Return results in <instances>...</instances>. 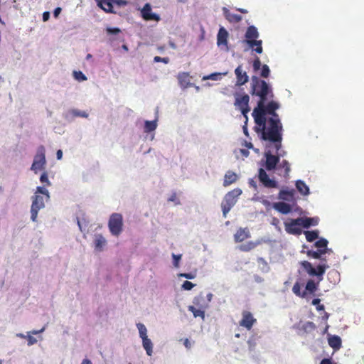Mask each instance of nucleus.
I'll return each instance as SVG.
<instances>
[{
	"mask_svg": "<svg viewBox=\"0 0 364 364\" xmlns=\"http://www.w3.org/2000/svg\"><path fill=\"white\" fill-rule=\"evenodd\" d=\"M50 18V13L48 11H45L43 13L42 18L43 21H48Z\"/></svg>",
	"mask_w": 364,
	"mask_h": 364,
	"instance_id": "obj_61",
	"label": "nucleus"
},
{
	"mask_svg": "<svg viewBox=\"0 0 364 364\" xmlns=\"http://www.w3.org/2000/svg\"><path fill=\"white\" fill-rule=\"evenodd\" d=\"M154 62H163L164 63L167 64L169 62V59L168 58H161L159 56H155L154 58Z\"/></svg>",
	"mask_w": 364,
	"mask_h": 364,
	"instance_id": "obj_54",
	"label": "nucleus"
},
{
	"mask_svg": "<svg viewBox=\"0 0 364 364\" xmlns=\"http://www.w3.org/2000/svg\"><path fill=\"white\" fill-rule=\"evenodd\" d=\"M325 254L326 253L323 252L321 250H318V249H317V250H310L306 252V255L308 257L320 259L321 260L320 264H322V263L326 264V259L323 257V255Z\"/></svg>",
	"mask_w": 364,
	"mask_h": 364,
	"instance_id": "obj_23",
	"label": "nucleus"
},
{
	"mask_svg": "<svg viewBox=\"0 0 364 364\" xmlns=\"http://www.w3.org/2000/svg\"><path fill=\"white\" fill-rule=\"evenodd\" d=\"M112 0H99L97 6L107 13H115L113 9Z\"/></svg>",
	"mask_w": 364,
	"mask_h": 364,
	"instance_id": "obj_24",
	"label": "nucleus"
},
{
	"mask_svg": "<svg viewBox=\"0 0 364 364\" xmlns=\"http://www.w3.org/2000/svg\"><path fill=\"white\" fill-rule=\"evenodd\" d=\"M75 118V117H82V118H87L89 116V114L86 111L80 110L78 109L73 108Z\"/></svg>",
	"mask_w": 364,
	"mask_h": 364,
	"instance_id": "obj_43",
	"label": "nucleus"
},
{
	"mask_svg": "<svg viewBox=\"0 0 364 364\" xmlns=\"http://www.w3.org/2000/svg\"><path fill=\"white\" fill-rule=\"evenodd\" d=\"M107 34L109 35H117L120 32V29L118 28H112L109 27L106 29Z\"/></svg>",
	"mask_w": 364,
	"mask_h": 364,
	"instance_id": "obj_53",
	"label": "nucleus"
},
{
	"mask_svg": "<svg viewBox=\"0 0 364 364\" xmlns=\"http://www.w3.org/2000/svg\"><path fill=\"white\" fill-rule=\"evenodd\" d=\"M77 220V225L79 227V229L80 230L83 232L85 231V228H86V225H83L82 223L79 220L78 218H76Z\"/></svg>",
	"mask_w": 364,
	"mask_h": 364,
	"instance_id": "obj_58",
	"label": "nucleus"
},
{
	"mask_svg": "<svg viewBox=\"0 0 364 364\" xmlns=\"http://www.w3.org/2000/svg\"><path fill=\"white\" fill-rule=\"evenodd\" d=\"M228 194H226L225 196H224V198H223V200L221 203V207H222V210H223V214L225 217H226L227 215V213H228Z\"/></svg>",
	"mask_w": 364,
	"mask_h": 364,
	"instance_id": "obj_46",
	"label": "nucleus"
},
{
	"mask_svg": "<svg viewBox=\"0 0 364 364\" xmlns=\"http://www.w3.org/2000/svg\"><path fill=\"white\" fill-rule=\"evenodd\" d=\"M45 329H46V328L43 327L40 330H33L31 331H28L26 335L21 333H18L16 334V336L18 338L27 339V341H28L27 345L28 346H31L36 344L38 342L37 339L36 338H34L33 336H32V335H37V334L41 333L45 331Z\"/></svg>",
	"mask_w": 364,
	"mask_h": 364,
	"instance_id": "obj_15",
	"label": "nucleus"
},
{
	"mask_svg": "<svg viewBox=\"0 0 364 364\" xmlns=\"http://www.w3.org/2000/svg\"><path fill=\"white\" fill-rule=\"evenodd\" d=\"M301 284L299 282H296L292 287V291L297 296L304 298L306 296V291H301Z\"/></svg>",
	"mask_w": 364,
	"mask_h": 364,
	"instance_id": "obj_36",
	"label": "nucleus"
},
{
	"mask_svg": "<svg viewBox=\"0 0 364 364\" xmlns=\"http://www.w3.org/2000/svg\"><path fill=\"white\" fill-rule=\"evenodd\" d=\"M107 245L106 239L101 234H96L94 239L95 250L102 252Z\"/></svg>",
	"mask_w": 364,
	"mask_h": 364,
	"instance_id": "obj_17",
	"label": "nucleus"
},
{
	"mask_svg": "<svg viewBox=\"0 0 364 364\" xmlns=\"http://www.w3.org/2000/svg\"><path fill=\"white\" fill-rule=\"evenodd\" d=\"M258 244H259V242H255L252 241H250L246 243L240 245L239 248L242 251L248 252V251H250V250H253L254 248H255Z\"/></svg>",
	"mask_w": 364,
	"mask_h": 364,
	"instance_id": "obj_35",
	"label": "nucleus"
},
{
	"mask_svg": "<svg viewBox=\"0 0 364 364\" xmlns=\"http://www.w3.org/2000/svg\"><path fill=\"white\" fill-rule=\"evenodd\" d=\"M123 219L119 213H113L111 215L108 226L110 232L114 236H118L122 231Z\"/></svg>",
	"mask_w": 364,
	"mask_h": 364,
	"instance_id": "obj_7",
	"label": "nucleus"
},
{
	"mask_svg": "<svg viewBox=\"0 0 364 364\" xmlns=\"http://www.w3.org/2000/svg\"><path fill=\"white\" fill-rule=\"evenodd\" d=\"M193 303L196 307L204 310L208 307V304L206 303L205 297L203 295L195 297Z\"/></svg>",
	"mask_w": 364,
	"mask_h": 364,
	"instance_id": "obj_30",
	"label": "nucleus"
},
{
	"mask_svg": "<svg viewBox=\"0 0 364 364\" xmlns=\"http://www.w3.org/2000/svg\"><path fill=\"white\" fill-rule=\"evenodd\" d=\"M321 300L319 299H314L312 300V305L316 306V309L318 311H323L324 309V306L323 304H320Z\"/></svg>",
	"mask_w": 364,
	"mask_h": 364,
	"instance_id": "obj_49",
	"label": "nucleus"
},
{
	"mask_svg": "<svg viewBox=\"0 0 364 364\" xmlns=\"http://www.w3.org/2000/svg\"><path fill=\"white\" fill-rule=\"evenodd\" d=\"M320 364H335L333 363L332 360L331 358H323Z\"/></svg>",
	"mask_w": 364,
	"mask_h": 364,
	"instance_id": "obj_62",
	"label": "nucleus"
},
{
	"mask_svg": "<svg viewBox=\"0 0 364 364\" xmlns=\"http://www.w3.org/2000/svg\"><path fill=\"white\" fill-rule=\"evenodd\" d=\"M329 346L335 350H338L341 346V339L338 336H333L328 338Z\"/></svg>",
	"mask_w": 364,
	"mask_h": 364,
	"instance_id": "obj_31",
	"label": "nucleus"
},
{
	"mask_svg": "<svg viewBox=\"0 0 364 364\" xmlns=\"http://www.w3.org/2000/svg\"><path fill=\"white\" fill-rule=\"evenodd\" d=\"M217 44L218 46L228 45V31L224 27H220L218 33Z\"/></svg>",
	"mask_w": 364,
	"mask_h": 364,
	"instance_id": "obj_20",
	"label": "nucleus"
},
{
	"mask_svg": "<svg viewBox=\"0 0 364 364\" xmlns=\"http://www.w3.org/2000/svg\"><path fill=\"white\" fill-rule=\"evenodd\" d=\"M45 208L43 198L39 195H34L32 197L31 207V220L33 222L37 221L38 211Z\"/></svg>",
	"mask_w": 364,
	"mask_h": 364,
	"instance_id": "obj_8",
	"label": "nucleus"
},
{
	"mask_svg": "<svg viewBox=\"0 0 364 364\" xmlns=\"http://www.w3.org/2000/svg\"><path fill=\"white\" fill-rule=\"evenodd\" d=\"M228 74V72H223V73H211L208 75H205L203 77V80H211L218 81L222 79L223 76H225Z\"/></svg>",
	"mask_w": 364,
	"mask_h": 364,
	"instance_id": "obj_33",
	"label": "nucleus"
},
{
	"mask_svg": "<svg viewBox=\"0 0 364 364\" xmlns=\"http://www.w3.org/2000/svg\"><path fill=\"white\" fill-rule=\"evenodd\" d=\"M277 165H278V166L277 168L278 170L284 169V173H283L282 176L285 178H288L289 176V173L291 171V167H290V164H289V161L287 160H282V161L281 163L279 162V164ZM279 174L282 175V173H279Z\"/></svg>",
	"mask_w": 364,
	"mask_h": 364,
	"instance_id": "obj_26",
	"label": "nucleus"
},
{
	"mask_svg": "<svg viewBox=\"0 0 364 364\" xmlns=\"http://www.w3.org/2000/svg\"><path fill=\"white\" fill-rule=\"evenodd\" d=\"M304 234L308 242H313L318 237V230L305 231Z\"/></svg>",
	"mask_w": 364,
	"mask_h": 364,
	"instance_id": "obj_38",
	"label": "nucleus"
},
{
	"mask_svg": "<svg viewBox=\"0 0 364 364\" xmlns=\"http://www.w3.org/2000/svg\"><path fill=\"white\" fill-rule=\"evenodd\" d=\"M188 310L193 313L195 318L200 317L203 319H204V318H205L204 309L197 308L195 306H189Z\"/></svg>",
	"mask_w": 364,
	"mask_h": 364,
	"instance_id": "obj_34",
	"label": "nucleus"
},
{
	"mask_svg": "<svg viewBox=\"0 0 364 364\" xmlns=\"http://www.w3.org/2000/svg\"><path fill=\"white\" fill-rule=\"evenodd\" d=\"M258 179L259 182L268 188H275L278 187V183L272 178H270L266 171L260 168L258 171Z\"/></svg>",
	"mask_w": 364,
	"mask_h": 364,
	"instance_id": "obj_10",
	"label": "nucleus"
},
{
	"mask_svg": "<svg viewBox=\"0 0 364 364\" xmlns=\"http://www.w3.org/2000/svg\"><path fill=\"white\" fill-rule=\"evenodd\" d=\"M315 328H316L315 324L311 321L306 322L305 324V326H304L305 330H306L308 328L314 329Z\"/></svg>",
	"mask_w": 364,
	"mask_h": 364,
	"instance_id": "obj_59",
	"label": "nucleus"
},
{
	"mask_svg": "<svg viewBox=\"0 0 364 364\" xmlns=\"http://www.w3.org/2000/svg\"><path fill=\"white\" fill-rule=\"evenodd\" d=\"M252 95H256L259 97L257 105L259 107H262L263 102L267 100V97H273L272 91L269 85L263 80L259 79L257 77H252Z\"/></svg>",
	"mask_w": 364,
	"mask_h": 364,
	"instance_id": "obj_4",
	"label": "nucleus"
},
{
	"mask_svg": "<svg viewBox=\"0 0 364 364\" xmlns=\"http://www.w3.org/2000/svg\"><path fill=\"white\" fill-rule=\"evenodd\" d=\"M262 132V139L274 144L277 151L282 147L283 127L279 118L264 119V124H257Z\"/></svg>",
	"mask_w": 364,
	"mask_h": 364,
	"instance_id": "obj_1",
	"label": "nucleus"
},
{
	"mask_svg": "<svg viewBox=\"0 0 364 364\" xmlns=\"http://www.w3.org/2000/svg\"><path fill=\"white\" fill-rule=\"evenodd\" d=\"M256 323L257 319L253 317L251 312L247 311L242 312V318L239 321L240 326L246 328L247 331H250Z\"/></svg>",
	"mask_w": 364,
	"mask_h": 364,
	"instance_id": "obj_12",
	"label": "nucleus"
},
{
	"mask_svg": "<svg viewBox=\"0 0 364 364\" xmlns=\"http://www.w3.org/2000/svg\"><path fill=\"white\" fill-rule=\"evenodd\" d=\"M141 14L142 18L146 21H154L158 22L161 19L159 15L152 12L151 6L149 3L146 4L141 9Z\"/></svg>",
	"mask_w": 364,
	"mask_h": 364,
	"instance_id": "obj_14",
	"label": "nucleus"
},
{
	"mask_svg": "<svg viewBox=\"0 0 364 364\" xmlns=\"http://www.w3.org/2000/svg\"><path fill=\"white\" fill-rule=\"evenodd\" d=\"M273 208L282 214H288L291 211V206L284 202L275 203Z\"/></svg>",
	"mask_w": 364,
	"mask_h": 364,
	"instance_id": "obj_22",
	"label": "nucleus"
},
{
	"mask_svg": "<svg viewBox=\"0 0 364 364\" xmlns=\"http://www.w3.org/2000/svg\"><path fill=\"white\" fill-rule=\"evenodd\" d=\"M302 269L309 276L316 277L318 282H315L313 279H309L306 284L305 291L309 294H314L318 289L320 282L323 280V274L326 270L329 268L327 264L322 263L314 267L311 262L308 261H301L299 263Z\"/></svg>",
	"mask_w": 364,
	"mask_h": 364,
	"instance_id": "obj_2",
	"label": "nucleus"
},
{
	"mask_svg": "<svg viewBox=\"0 0 364 364\" xmlns=\"http://www.w3.org/2000/svg\"><path fill=\"white\" fill-rule=\"evenodd\" d=\"M113 4H116L119 6H126L127 1L126 0H112Z\"/></svg>",
	"mask_w": 364,
	"mask_h": 364,
	"instance_id": "obj_55",
	"label": "nucleus"
},
{
	"mask_svg": "<svg viewBox=\"0 0 364 364\" xmlns=\"http://www.w3.org/2000/svg\"><path fill=\"white\" fill-rule=\"evenodd\" d=\"M40 182L48 186H51V183L48 179V173L46 171H44L41 173L40 176Z\"/></svg>",
	"mask_w": 364,
	"mask_h": 364,
	"instance_id": "obj_44",
	"label": "nucleus"
},
{
	"mask_svg": "<svg viewBox=\"0 0 364 364\" xmlns=\"http://www.w3.org/2000/svg\"><path fill=\"white\" fill-rule=\"evenodd\" d=\"M328 243V242L326 239L321 238L314 243V246L317 247V249L321 250L325 253L331 252V250L327 247Z\"/></svg>",
	"mask_w": 364,
	"mask_h": 364,
	"instance_id": "obj_28",
	"label": "nucleus"
},
{
	"mask_svg": "<svg viewBox=\"0 0 364 364\" xmlns=\"http://www.w3.org/2000/svg\"><path fill=\"white\" fill-rule=\"evenodd\" d=\"M46 148L41 145L36 149V153L33 157V161L31 166V170L34 173L43 171L46 167Z\"/></svg>",
	"mask_w": 364,
	"mask_h": 364,
	"instance_id": "obj_5",
	"label": "nucleus"
},
{
	"mask_svg": "<svg viewBox=\"0 0 364 364\" xmlns=\"http://www.w3.org/2000/svg\"><path fill=\"white\" fill-rule=\"evenodd\" d=\"M242 20V16L237 14H229V22L237 23Z\"/></svg>",
	"mask_w": 364,
	"mask_h": 364,
	"instance_id": "obj_50",
	"label": "nucleus"
},
{
	"mask_svg": "<svg viewBox=\"0 0 364 364\" xmlns=\"http://www.w3.org/2000/svg\"><path fill=\"white\" fill-rule=\"evenodd\" d=\"M63 117L68 123H72L75 120V115L73 108L65 111L63 113Z\"/></svg>",
	"mask_w": 364,
	"mask_h": 364,
	"instance_id": "obj_37",
	"label": "nucleus"
},
{
	"mask_svg": "<svg viewBox=\"0 0 364 364\" xmlns=\"http://www.w3.org/2000/svg\"><path fill=\"white\" fill-rule=\"evenodd\" d=\"M250 237L247 228H240L234 235L235 242H240Z\"/></svg>",
	"mask_w": 364,
	"mask_h": 364,
	"instance_id": "obj_19",
	"label": "nucleus"
},
{
	"mask_svg": "<svg viewBox=\"0 0 364 364\" xmlns=\"http://www.w3.org/2000/svg\"><path fill=\"white\" fill-rule=\"evenodd\" d=\"M235 73L237 77V85H242L247 82L248 76L247 75L246 72L242 70L241 65L238 66L235 69Z\"/></svg>",
	"mask_w": 364,
	"mask_h": 364,
	"instance_id": "obj_18",
	"label": "nucleus"
},
{
	"mask_svg": "<svg viewBox=\"0 0 364 364\" xmlns=\"http://www.w3.org/2000/svg\"><path fill=\"white\" fill-rule=\"evenodd\" d=\"M73 75L74 78L77 81L83 82V81L87 80V77L81 71H73Z\"/></svg>",
	"mask_w": 364,
	"mask_h": 364,
	"instance_id": "obj_41",
	"label": "nucleus"
},
{
	"mask_svg": "<svg viewBox=\"0 0 364 364\" xmlns=\"http://www.w3.org/2000/svg\"><path fill=\"white\" fill-rule=\"evenodd\" d=\"M284 228L286 232L289 234L299 235L302 232L298 218L290 219L289 221L284 222Z\"/></svg>",
	"mask_w": 364,
	"mask_h": 364,
	"instance_id": "obj_13",
	"label": "nucleus"
},
{
	"mask_svg": "<svg viewBox=\"0 0 364 364\" xmlns=\"http://www.w3.org/2000/svg\"><path fill=\"white\" fill-rule=\"evenodd\" d=\"M249 100L250 97L247 94L242 95H237L235 99V106L240 109L245 117L250 112Z\"/></svg>",
	"mask_w": 364,
	"mask_h": 364,
	"instance_id": "obj_11",
	"label": "nucleus"
},
{
	"mask_svg": "<svg viewBox=\"0 0 364 364\" xmlns=\"http://www.w3.org/2000/svg\"><path fill=\"white\" fill-rule=\"evenodd\" d=\"M294 194V190H281L279 193V198L284 200L290 201L293 199Z\"/></svg>",
	"mask_w": 364,
	"mask_h": 364,
	"instance_id": "obj_29",
	"label": "nucleus"
},
{
	"mask_svg": "<svg viewBox=\"0 0 364 364\" xmlns=\"http://www.w3.org/2000/svg\"><path fill=\"white\" fill-rule=\"evenodd\" d=\"M328 279L331 278L333 279V282L336 283L340 279V274L338 271L333 269L328 273Z\"/></svg>",
	"mask_w": 364,
	"mask_h": 364,
	"instance_id": "obj_42",
	"label": "nucleus"
},
{
	"mask_svg": "<svg viewBox=\"0 0 364 364\" xmlns=\"http://www.w3.org/2000/svg\"><path fill=\"white\" fill-rule=\"evenodd\" d=\"M249 47L258 54H261L263 51L262 41L261 40L248 41Z\"/></svg>",
	"mask_w": 364,
	"mask_h": 364,
	"instance_id": "obj_27",
	"label": "nucleus"
},
{
	"mask_svg": "<svg viewBox=\"0 0 364 364\" xmlns=\"http://www.w3.org/2000/svg\"><path fill=\"white\" fill-rule=\"evenodd\" d=\"M265 102H263L262 107H259L257 105V107L253 110L252 116L256 124H264V119H267L266 114L271 115L270 118H279L278 114L275 112L279 107V104L274 101H271L265 105Z\"/></svg>",
	"mask_w": 364,
	"mask_h": 364,
	"instance_id": "obj_3",
	"label": "nucleus"
},
{
	"mask_svg": "<svg viewBox=\"0 0 364 364\" xmlns=\"http://www.w3.org/2000/svg\"><path fill=\"white\" fill-rule=\"evenodd\" d=\"M195 287V284L189 281H185L182 284V289L184 290H191Z\"/></svg>",
	"mask_w": 364,
	"mask_h": 364,
	"instance_id": "obj_51",
	"label": "nucleus"
},
{
	"mask_svg": "<svg viewBox=\"0 0 364 364\" xmlns=\"http://www.w3.org/2000/svg\"><path fill=\"white\" fill-rule=\"evenodd\" d=\"M157 122V118L152 121H144V132L148 134L154 132L158 126Z\"/></svg>",
	"mask_w": 364,
	"mask_h": 364,
	"instance_id": "obj_25",
	"label": "nucleus"
},
{
	"mask_svg": "<svg viewBox=\"0 0 364 364\" xmlns=\"http://www.w3.org/2000/svg\"><path fill=\"white\" fill-rule=\"evenodd\" d=\"M283 156L284 154L282 153H279V151H277V155H273L269 150L265 151V161L264 166L266 170L270 171L276 169L277 166L279 162L280 157Z\"/></svg>",
	"mask_w": 364,
	"mask_h": 364,
	"instance_id": "obj_9",
	"label": "nucleus"
},
{
	"mask_svg": "<svg viewBox=\"0 0 364 364\" xmlns=\"http://www.w3.org/2000/svg\"><path fill=\"white\" fill-rule=\"evenodd\" d=\"M172 259H173V265L176 268L179 267V262L182 258V255H176L174 253H172L171 255Z\"/></svg>",
	"mask_w": 364,
	"mask_h": 364,
	"instance_id": "obj_45",
	"label": "nucleus"
},
{
	"mask_svg": "<svg viewBox=\"0 0 364 364\" xmlns=\"http://www.w3.org/2000/svg\"><path fill=\"white\" fill-rule=\"evenodd\" d=\"M269 73L270 70L269 66L267 65H263L262 66L260 75L263 77H267L269 75Z\"/></svg>",
	"mask_w": 364,
	"mask_h": 364,
	"instance_id": "obj_47",
	"label": "nucleus"
},
{
	"mask_svg": "<svg viewBox=\"0 0 364 364\" xmlns=\"http://www.w3.org/2000/svg\"><path fill=\"white\" fill-rule=\"evenodd\" d=\"M61 12V8L60 7H57L54 9L53 11V16L55 18H58V16H59V14H60Z\"/></svg>",
	"mask_w": 364,
	"mask_h": 364,
	"instance_id": "obj_63",
	"label": "nucleus"
},
{
	"mask_svg": "<svg viewBox=\"0 0 364 364\" xmlns=\"http://www.w3.org/2000/svg\"><path fill=\"white\" fill-rule=\"evenodd\" d=\"M310 220V223H311V226H315L318 225V219L317 218H309Z\"/></svg>",
	"mask_w": 364,
	"mask_h": 364,
	"instance_id": "obj_60",
	"label": "nucleus"
},
{
	"mask_svg": "<svg viewBox=\"0 0 364 364\" xmlns=\"http://www.w3.org/2000/svg\"><path fill=\"white\" fill-rule=\"evenodd\" d=\"M38 194H42V195H44L46 196V197L47 198V200H49L50 199V193H49V191L47 188H46L44 186H38L36 188V191L35 193V195H38Z\"/></svg>",
	"mask_w": 364,
	"mask_h": 364,
	"instance_id": "obj_39",
	"label": "nucleus"
},
{
	"mask_svg": "<svg viewBox=\"0 0 364 364\" xmlns=\"http://www.w3.org/2000/svg\"><path fill=\"white\" fill-rule=\"evenodd\" d=\"M253 69L255 71H257L261 68V61L259 57H256L253 61Z\"/></svg>",
	"mask_w": 364,
	"mask_h": 364,
	"instance_id": "obj_52",
	"label": "nucleus"
},
{
	"mask_svg": "<svg viewBox=\"0 0 364 364\" xmlns=\"http://www.w3.org/2000/svg\"><path fill=\"white\" fill-rule=\"evenodd\" d=\"M168 201L174 202L175 204L178 205L180 203L179 200L178 199L176 194H172L170 198L168 199Z\"/></svg>",
	"mask_w": 364,
	"mask_h": 364,
	"instance_id": "obj_56",
	"label": "nucleus"
},
{
	"mask_svg": "<svg viewBox=\"0 0 364 364\" xmlns=\"http://www.w3.org/2000/svg\"><path fill=\"white\" fill-rule=\"evenodd\" d=\"M258 37L259 33L257 28L254 26H249L245 33L247 44L248 43V41H256Z\"/></svg>",
	"mask_w": 364,
	"mask_h": 364,
	"instance_id": "obj_21",
	"label": "nucleus"
},
{
	"mask_svg": "<svg viewBox=\"0 0 364 364\" xmlns=\"http://www.w3.org/2000/svg\"><path fill=\"white\" fill-rule=\"evenodd\" d=\"M136 326L139 331V336L141 339L143 348L145 350L148 356H151L154 353V343L148 337V330L145 325L142 323H137Z\"/></svg>",
	"mask_w": 364,
	"mask_h": 364,
	"instance_id": "obj_6",
	"label": "nucleus"
},
{
	"mask_svg": "<svg viewBox=\"0 0 364 364\" xmlns=\"http://www.w3.org/2000/svg\"><path fill=\"white\" fill-rule=\"evenodd\" d=\"M77 220V225L79 227V229L80 230L83 232L85 231V228H86V225H83L82 223L79 220L78 218H76Z\"/></svg>",
	"mask_w": 364,
	"mask_h": 364,
	"instance_id": "obj_57",
	"label": "nucleus"
},
{
	"mask_svg": "<svg viewBox=\"0 0 364 364\" xmlns=\"http://www.w3.org/2000/svg\"><path fill=\"white\" fill-rule=\"evenodd\" d=\"M56 158L58 160H61L63 158V151L61 149H58L56 152Z\"/></svg>",
	"mask_w": 364,
	"mask_h": 364,
	"instance_id": "obj_64",
	"label": "nucleus"
},
{
	"mask_svg": "<svg viewBox=\"0 0 364 364\" xmlns=\"http://www.w3.org/2000/svg\"><path fill=\"white\" fill-rule=\"evenodd\" d=\"M298 220L301 228H309L311 226V223H310V220H309V218L300 217L298 218Z\"/></svg>",
	"mask_w": 364,
	"mask_h": 364,
	"instance_id": "obj_40",
	"label": "nucleus"
},
{
	"mask_svg": "<svg viewBox=\"0 0 364 364\" xmlns=\"http://www.w3.org/2000/svg\"><path fill=\"white\" fill-rule=\"evenodd\" d=\"M178 277H183L188 279H193L196 278V273L189 272V273H180L178 274Z\"/></svg>",
	"mask_w": 364,
	"mask_h": 364,
	"instance_id": "obj_48",
	"label": "nucleus"
},
{
	"mask_svg": "<svg viewBox=\"0 0 364 364\" xmlns=\"http://www.w3.org/2000/svg\"><path fill=\"white\" fill-rule=\"evenodd\" d=\"M191 77L188 73H179L177 75L178 84L180 87L183 90L193 85V83L191 82Z\"/></svg>",
	"mask_w": 364,
	"mask_h": 364,
	"instance_id": "obj_16",
	"label": "nucleus"
},
{
	"mask_svg": "<svg viewBox=\"0 0 364 364\" xmlns=\"http://www.w3.org/2000/svg\"><path fill=\"white\" fill-rule=\"evenodd\" d=\"M296 187L299 193L302 195H308L309 193V188L306 184L301 180H298L296 182Z\"/></svg>",
	"mask_w": 364,
	"mask_h": 364,
	"instance_id": "obj_32",
	"label": "nucleus"
}]
</instances>
